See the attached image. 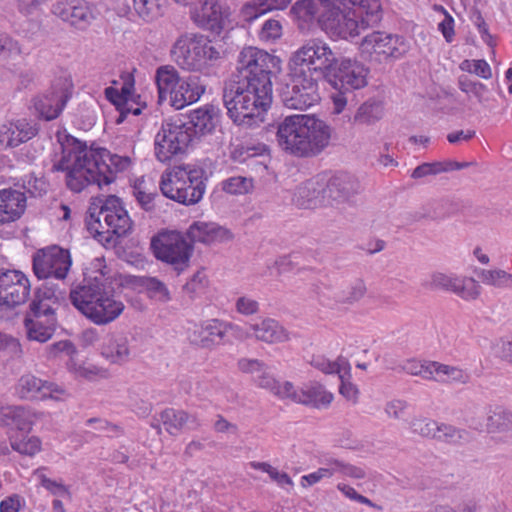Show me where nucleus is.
Wrapping results in <instances>:
<instances>
[{"instance_id": "1", "label": "nucleus", "mask_w": 512, "mask_h": 512, "mask_svg": "<svg viewBox=\"0 0 512 512\" xmlns=\"http://www.w3.org/2000/svg\"><path fill=\"white\" fill-rule=\"evenodd\" d=\"M278 56L253 46L238 54L232 81L223 90L229 118L239 126L253 127L264 121L273 100L272 76L281 71Z\"/></svg>"}, {"instance_id": "2", "label": "nucleus", "mask_w": 512, "mask_h": 512, "mask_svg": "<svg viewBox=\"0 0 512 512\" xmlns=\"http://www.w3.org/2000/svg\"><path fill=\"white\" fill-rule=\"evenodd\" d=\"M62 157L54 163L53 171L66 172V185L76 193L90 184L100 189L110 185L118 172L125 171L131 164L127 156L111 154L107 149L87 145L72 135H66L61 142Z\"/></svg>"}, {"instance_id": "3", "label": "nucleus", "mask_w": 512, "mask_h": 512, "mask_svg": "<svg viewBox=\"0 0 512 512\" xmlns=\"http://www.w3.org/2000/svg\"><path fill=\"white\" fill-rule=\"evenodd\" d=\"M331 127L314 115L285 117L276 126V140L286 153L295 157H314L328 145Z\"/></svg>"}, {"instance_id": "4", "label": "nucleus", "mask_w": 512, "mask_h": 512, "mask_svg": "<svg viewBox=\"0 0 512 512\" xmlns=\"http://www.w3.org/2000/svg\"><path fill=\"white\" fill-rule=\"evenodd\" d=\"M382 15L380 0H329L319 26L331 37L348 39L357 36L360 29L377 25Z\"/></svg>"}, {"instance_id": "5", "label": "nucleus", "mask_w": 512, "mask_h": 512, "mask_svg": "<svg viewBox=\"0 0 512 512\" xmlns=\"http://www.w3.org/2000/svg\"><path fill=\"white\" fill-rule=\"evenodd\" d=\"M89 233L104 246L114 247L119 238L130 233L132 220L115 195L96 197L85 218Z\"/></svg>"}, {"instance_id": "6", "label": "nucleus", "mask_w": 512, "mask_h": 512, "mask_svg": "<svg viewBox=\"0 0 512 512\" xmlns=\"http://www.w3.org/2000/svg\"><path fill=\"white\" fill-rule=\"evenodd\" d=\"M369 69L360 61L338 56L324 81L333 89V113L341 114L348 104L356 102L355 91L368 84Z\"/></svg>"}, {"instance_id": "7", "label": "nucleus", "mask_w": 512, "mask_h": 512, "mask_svg": "<svg viewBox=\"0 0 512 512\" xmlns=\"http://www.w3.org/2000/svg\"><path fill=\"white\" fill-rule=\"evenodd\" d=\"M208 180L207 171L197 166H174L162 175V196L189 206L203 198Z\"/></svg>"}, {"instance_id": "8", "label": "nucleus", "mask_w": 512, "mask_h": 512, "mask_svg": "<svg viewBox=\"0 0 512 512\" xmlns=\"http://www.w3.org/2000/svg\"><path fill=\"white\" fill-rule=\"evenodd\" d=\"M57 289L49 282L36 288L30 310L24 318L27 338L30 341L45 343L55 333L57 319L54 304L58 302Z\"/></svg>"}, {"instance_id": "9", "label": "nucleus", "mask_w": 512, "mask_h": 512, "mask_svg": "<svg viewBox=\"0 0 512 512\" xmlns=\"http://www.w3.org/2000/svg\"><path fill=\"white\" fill-rule=\"evenodd\" d=\"M171 55L183 69L203 71L221 58V52L208 36L198 33H186L177 39L171 49Z\"/></svg>"}, {"instance_id": "10", "label": "nucleus", "mask_w": 512, "mask_h": 512, "mask_svg": "<svg viewBox=\"0 0 512 512\" xmlns=\"http://www.w3.org/2000/svg\"><path fill=\"white\" fill-rule=\"evenodd\" d=\"M277 92L289 109L306 110L320 100L317 78L292 66H288L287 74L278 83Z\"/></svg>"}, {"instance_id": "11", "label": "nucleus", "mask_w": 512, "mask_h": 512, "mask_svg": "<svg viewBox=\"0 0 512 512\" xmlns=\"http://www.w3.org/2000/svg\"><path fill=\"white\" fill-rule=\"evenodd\" d=\"M206 86L197 76L181 77L171 65H162V104L181 110L197 102L205 93Z\"/></svg>"}, {"instance_id": "12", "label": "nucleus", "mask_w": 512, "mask_h": 512, "mask_svg": "<svg viewBox=\"0 0 512 512\" xmlns=\"http://www.w3.org/2000/svg\"><path fill=\"white\" fill-rule=\"evenodd\" d=\"M337 57V53L332 51L325 41L315 38L306 41L292 53L288 66L299 69L308 75H317L324 80Z\"/></svg>"}, {"instance_id": "13", "label": "nucleus", "mask_w": 512, "mask_h": 512, "mask_svg": "<svg viewBox=\"0 0 512 512\" xmlns=\"http://www.w3.org/2000/svg\"><path fill=\"white\" fill-rule=\"evenodd\" d=\"M410 49L405 37L383 31H374L366 35L360 44L364 59L381 64L390 59L403 57Z\"/></svg>"}, {"instance_id": "14", "label": "nucleus", "mask_w": 512, "mask_h": 512, "mask_svg": "<svg viewBox=\"0 0 512 512\" xmlns=\"http://www.w3.org/2000/svg\"><path fill=\"white\" fill-rule=\"evenodd\" d=\"M111 292H114L112 283L99 272L96 276L85 274L83 280L71 288L69 296L74 307L87 317L86 307L97 306L106 297L104 293Z\"/></svg>"}, {"instance_id": "15", "label": "nucleus", "mask_w": 512, "mask_h": 512, "mask_svg": "<svg viewBox=\"0 0 512 512\" xmlns=\"http://www.w3.org/2000/svg\"><path fill=\"white\" fill-rule=\"evenodd\" d=\"M71 264L69 251L56 246L38 251L33 257V271L38 279L62 280L67 276Z\"/></svg>"}, {"instance_id": "16", "label": "nucleus", "mask_w": 512, "mask_h": 512, "mask_svg": "<svg viewBox=\"0 0 512 512\" xmlns=\"http://www.w3.org/2000/svg\"><path fill=\"white\" fill-rule=\"evenodd\" d=\"M31 283L20 270L0 268V306L14 308L26 302Z\"/></svg>"}, {"instance_id": "17", "label": "nucleus", "mask_w": 512, "mask_h": 512, "mask_svg": "<svg viewBox=\"0 0 512 512\" xmlns=\"http://www.w3.org/2000/svg\"><path fill=\"white\" fill-rule=\"evenodd\" d=\"M231 324L213 318L190 323L187 328L189 342L202 349H214L225 342V337Z\"/></svg>"}, {"instance_id": "18", "label": "nucleus", "mask_w": 512, "mask_h": 512, "mask_svg": "<svg viewBox=\"0 0 512 512\" xmlns=\"http://www.w3.org/2000/svg\"><path fill=\"white\" fill-rule=\"evenodd\" d=\"M196 140L187 121L182 115L170 116L162 121V150L171 155L184 153Z\"/></svg>"}, {"instance_id": "19", "label": "nucleus", "mask_w": 512, "mask_h": 512, "mask_svg": "<svg viewBox=\"0 0 512 512\" xmlns=\"http://www.w3.org/2000/svg\"><path fill=\"white\" fill-rule=\"evenodd\" d=\"M70 97V84L66 79L59 78L46 93L35 99L34 106L42 119L51 121L61 114Z\"/></svg>"}, {"instance_id": "20", "label": "nucleus", "mask_w": 512, "mask_h": 512, "mask_svg": "<svg viewBox=\"0 0 512 512\" xmlns=\"http://www.w3.org/2000/svg\"><path fill=\"white\" fill-rule=\"evenodd\" d=\"M238 367L242 372L251 374L258 387L268 390L279 399H288L292 392L291 382L280 383L270 373L267 365L257 359L242 358L238 361Z\"/></svg>"}, {"instance_id": "21", "label": "nucleus", "mask_w": 512, "mask_h": 512, "mask_svg": "<svg viewBox=\"0 0 512 512\" xmlns=\"http://www.w3.org/2000/svg\"><path fill=\"white\" fill-rule=\"evenodd\" d=\"M192 252L193 245L182 233L162 229V262L172 265L179 274L188 267Z\"/></svg>"}, {"instance_id": "22", "label": "nucleus", "mask_w": 512, "mask_h": 512, "mask_svg": "<svg viewBox=\"0 0 512 512\" xmlns=\"http://www.w3.org/2000/svg\"><path fill=\"white\" fill-rule=\"evenodd\" d=\"M51 13L77 30H86L95 19L94 11L86 0H64L54 3Z\"/></svg>"}, {"instance_id": "23", "label": "nucleus", "mask_w": 512, "mask_h": 512, "mask_svg": "<svg viewBox=\"0 0 512 512\" xmlns=\"http://www.w3.org/2000/svg\"><path fill=\"white\" fill-rule=\"evenodd\" d=\"M327 204L350 203L361 192L359 180L347 172H338L325 183Z\"/></svg>"}, {"instance_id": "24", "label": "nucleus", "mask_w": 512, "mask_h": 512, "mask_svg": "<svg viewBox=\"0 0 512 512\" xmlns=\"http://www.w3.org/2000/svg\"><path fill=\"white\" fill-rule=\"evenodd\" d=\"M188 125L197 140L211 135L220 124L221 112L214 105L206 104L202 107L190 111L188 115Z\"/></svg>"}, {"instance_id": "25", "label": "nucleus", "mask_w": 512, "mask_h": 512, "mask_svg": "<svg viewBox=\"0 0 512 512\" xmlns=\"http://www.w3.org/2000/svg\"><path fill=\"white\" fill-rule=\"evenodd\" d=\"M17 393L23 399H56L57 394H63L65 391L58 385L43 381L32 374L21 376L17 384Z\"/></svg>"}, {"instance_id": "26", "label": "nucleus", "mask_w": 512, "mask_h": 512, "mask_svg": "<svg viewBox=\"0 0 512 512\" xmlns=\"http://www.w3.org/2000/svg\"><path fill=\"white\" fill-rule=\"evenodd\" d=\"M36 124L27 119H18L0 126V145L4 148H15L38 134Z\"/></svg>"}, {"instance_id": "27", "label": "nucleus", "mask_w": 512, "mask_h": 512, "mask_svg": "<svg viewBox=\"0 0 512 512\" xmlns=\"http://www.w3.org/2000/svg\"><path fill=\"white\" fill-rule=\"evenodd\" d=\"M27 208V197L13 188L0 190V225L19 220Z\"/></svg>"}, {"instance_id": "28", "label": "nucleus", "mask_w": 512, "mask_h": 512, "mask_svg": "<svg viewBox=\"0 0 512 512\" xmlns=\"http://www.w3.org/2000/svg\"><path fill=\"white\" fill-rule=\"evenodd\" d=\"M106 297L97 306H87V318L96 325H106L115 321L124 311L125 305L116 295L115 291Z\"/></svg>"}, {"instance_id": "29", "label": "nucleus", "mask_w": 512, "mask_h": 512, "mask_svg": "<svg viewBox=\"0 0 512 512\" xmlns=\"http://www.w3.org/2000/svg\"><path fill=\"white\" fill-rule=\"evenodd\" d=\"M190 243L195 242L210 245L216 242H225L233 238L230 230L213 222H193L186 232Z\"/></svg>"}, {"instance_id": "30", "label": "nucleus", "mask_w": 512, "mask_h": 512, "mask_svg": "<svg viewBox=\"0 0 512 512\" xmlns=\"http://www.w3.org/2000/svg\"><path fill=\"white\" fill-rule=\"evenodd\" d=\"M288 399L312 408L323 409L331 404L333 394L319 383L305 385L300 390H296L292 384V392L289 393Z\"/></svg>"}, {"instance_id": "31", "label": "nucleus", "mask_w": 512, "mask_h": 512, "mask_svg": "<svg viewBox=\"0 0 512 512\" xmlns=\"http://www.w3.org/2000/svg\"><path fill=\"white\" fill-rule=\"evenodd\" d=\"M329 7V0H297L290 9V14L297 22L301 31L308 30L316 20L319 24L320 15Z\"/></svg>"}, {"instance_id": "32", "label": "nucleus", "mask_w": 512, "mask_h": 512, "mask_svg": "<svg viewBox=\"0 0 512 512\" xmlns=\"http://www.w3.org/2000/svg\"><path fill=\"white\" fill-rule=\"evenodd\" d=\"M191 19L199 28L209 30L217 35L224 28V16L221 6L217 2L204 1L199 8L191 11Z\"/></svg>"}, {"instance_id": "33", "label": "nucleus", "mask_w": 512, "mask_h": 512, "mask_svg": "<svg viewBox=\"0 0 512 512\" xmlns=\"http://www.w3.org/2000/svg\"><path fill=\"white\" fill-rule=\"evenodd\" d=\"M295 202L298 206L305 209L327 204L325 182L317 179L305 181L297 187Z\"/></svg>"}, {"instance_id": "34", "label": "nucleus", "mask_w": 512, "mask_h": 512, "mask_svg": "<svg viewBox=\"0 0 512 512\" xmlns=\"http://www.w3.org/2000/svg\"><path fill=\"white\" fill-rule=\"evenodd\" d=\"M292 0H251L242 5L239 10V18L252 23L262 15L275 10H285Z\"/></svg>"}, {"instance_id": "35", "label": "nucleus", "mask_w": 512, "mask_h": 512, "mask_svg": "<svg viewBox=\"0 0 512 512\" xmlns=\"http://www.w3.org/2000/svg\"><path fill=\"white\" fill-rule=\"evenodd\" d=\"M101 355L112 364L127 362L130 355L127 337L123 334L108 335L101 346Z\"/></svg>"}, {"instance_id": "36", "label": "nucleus", "mask_w": 512, "mask_h": 512, "mask_svg": "<svg viewBox=\"0 0 512 512\" xmlns=\"http://www.w3.org/2000/svg\"><path fill=\"white\" fill-rule=\"evenodd\" d=\"M250 329L258 340L267 343L282 342L287 339L285 329L276 320L271 318L251 325Z\"/></svg>"}, {"instance_id": "37", "label": "nucleus", "mask_w": 512, "mask_h": 512, "mask_svg": "<svg viewBox=\"0 0 512 512\" xmlns=\"http://www.w3.org/2000/svg\"><path fill=\"white\" fill-rule=\"evenodd\" d=\"M433 367L432 380L438 382H452L458 384H466L470 381V374L456 366H450L439 362H431Z\"/></svg>"}, {"instance_id": "38", "label": "nucleus", "mask_w": 512, "mask_h": 512, "mask_svg": "<svg viewBox=\"0 0 512 512\" xmlns=\"http://www.w3.org/2000/svg\"><path fill=\"white\" fill-rule=\"evenodd\" d=\"M0 413L10 419L20 433L28 432L34 423L35 414L24 406H9L2 409Z\"/></svg>"}, {"instance_id": "39", "label": "nucleus", "mask_w": 512, "mask_h": 512, "mask_svg": "<svg viewBox=\"0 0 512 512\" xmlns=\"http://www.w3.org/2000/svg\"><path fill=\"white\" fill-rule=\"evenodd\" d=\"M455 213L454 205L447 200L435 201L427 207H424L420 211H416L414 214V220L420 221L422 219L429 220H443L450 217Z\"/></svg>"}, {"instance_id": "40", "label": "nucleus", "mask_w": 512, "mask_h": 512, "mask_svg": "<svg viewBox=\"0 0 512 512\" xmlns=\"http://www.w3.org/2000/svg\"><path fill=\"white\" fill-rule=\"evenodd\" d=\"M383 106L381 101L368 99L356 111L353 118H349L355 124H372L381 119Z\"/></svg>"}, {"instance_id": "41", "label": "nucleus", "mask_w": 512, "mask_h": 512, "mask_svg": "<svg viewBox=\"0 0 512 512\" xmlns=\"http://www.w3.org/2000/svg\"><path fill=\"white\" fill-rule=\"evenodd\" d=\"M489 432L512 431V412L502 406L490 408L487 417Z\"/></svg>"}, {"instance_id": "42", "label": "nucleus", "mask_w": 512, "mask_h": 512, "mask_svg": "<svg viewBox=\"0 0 512 512\" xmlns=\"http://www.w3.org/2000/svg\"><path fill=\"white\" fill-rule=\"evenodd\" d=\"M367 291L363 280L357 279L346 289L339 290L334 294V300L338 304L352 305L358 302Z\"/></svg>"}, {"instance_id": "43", "label": "nucleus", "mask_w": 512, "mask_h": 512, "mask_svg": "<svg viewBox=\"0 0 512 512\" xmlns=\"http://www.w3.org/2000/svg\"><path fill=\"white\" fill-rule=\"evenodd\" d=\"M10 444L13 450L23 455L33 456L41 449V441L37 437H24L22 433L12 434Z\"/></svg>"}, {"instance_id": "44", "label": "nucleus", "mask_w": 512, "mask_h": 512, "mask_svg": "<svg viewBox=\"0 0 512 512\" xmlns=\"http://www.w3.org/2000/svg\"><path fill=\"white\" fill-rule=\"evenodd\" d=\"M188 415L182 410L165 409L162 411V424L170 435H176L186 424Z\"/></svg>"}, {"instance_id": "45", "label": "nucleus", "mask_w": 512, "mask_h": 512, "mask_svg": "<svg viewBox=\"0 0 512 512\" xmlns=\"http://www.w3.org/2000/svg\"><path fill=\"white\" fill-rule=\"evenodd\" d=\"M483 283L496 287L512 288V274L501 269L481 270L478 274Z\"/></svg>"}, {"instance_id": "46", "label": "nucleus", "mask_w": 512, "mask_h": 512, "mask_svg": "<svg viewBox=\"0 0 512 512\" xmlns=\"http://www.w3.org/2000/svg\"><path fill=\"white\" fill-rule=\"evenodd\" d=\"M105 97L110 101L119 112V116L116 119V124H121L125 121L128 114H130L129 103L119 93V90L114 87H107L104 91Z\"/></svg>"}, {"instance_id": "47", "label": "nucleus", "mask_w": 512, "mask_h": 512, "mask_svg": "<svg viewBox=\"0 0 512 512\" xmlns=\"http://www.w3.org/2000/svg\"><path fill=\"white\" fill-rule=\"evenodd\" d=\"M265 145H243L239 144L234 146L231 151V158L239 163H244L256 156H262L266 151Z\"/></svg>"}, {"instance_id": "48", "label": "nucleus", "mask_w": 512, "mask_h": 512, "mask_svg": "<svg viewBox=\"0 0 512 512\" xmlns=\"http://www.w3.org/2000/svg\"><path fill=\"white\" fill-rule=\"evenodd\" d=\"M432 361H424L420 362L414 359L407 360L402 366V371L414 375L421 376L426 380H432L433 376V367L431 366Z\"/></svg>"}, {"instance_id": "49", "label": "nucleus", "mask_w": 512, "mask_h": 512, "mask_svg": "<svg viewBox=\"0 0 512 512\" xmlns=\"http://www.w3.org/2000/svg\"><path fill=\"white\" fill-rule=\"evenodd\" d=\"M457 288H454L453 293L457 294L465 300L476 299L480 294V285L473 278H459L457 279Z\"/></svg>"}, {"instance_id": "50", "label": "nucleus", "mask_w": 512, "mask_h": 512, "mask_svg": "<svg viewBox=\"0 0 512 512\" xmlns=\"http://www.w3.org/2000/svg\"><path fill=\"white\" fill-rule=\"evenodd\" d=\"M458 277L447 275L441 272H434L430 277V281L426 283V287L431 290H444L453 292L457 284Z\"/></svg>"}, {"instance_id": "51", "label": "nucleus", "mask_w": 512, "mask_h": 512, "mask_svg": "<svg viewBox=\"0 0 512 512\" xmlns=\"http://www.w3.org/2000/svg\"><path fill=\"white\" fill-rule=\"evenodd\" d=\"M0 353H5L11 359L21 358L23 355L22 345L17 338L0 332Z\"/></svg>"}, {"instance_id": "52", "label": "nucleus", "mask_w": 512, "mask_h": 512, "mask_svg": "<svg viewBox=\"0 0 512 512\" xmlns=\"http://www.w3.org/2000/svg\"><path fill=\"white\" fill-rule=\"evenodd\" d=\"M252 188V179L235 176L222 182V189L229 194H245Z\"/></svg>"}, {"instance_id": "53", "label": "nucleus", "mask_w": 512, "mask_h": 512, "mask_svg": "<svg viewBox=\"0 0 512 512\" xmlns=\"http://www.w3.org/2000/svg\"><path fill=\"white\" fill-rule=\"evenodd\" d=\"M130 283L138 288L140 292H146L150 298L160 292V280L156 277L133 276Z\"/></svg>"}, {"instance_id": "54", "label": "nucleus", "mask_w": 512, "mask_h": 512, "mask_svg": "<svg viewBox=\"0 0 512 512\" xmlns=\"http://www.w3.org/2000/svg\"><path fill=\"white\" fill-rule=\"evenodd\" d=\"M460 69L468 73H473L483 79H490L492 77L491 67L484 59H466L460 64Z\"/></svg>"}, {"instance_id": "55", "label": "nucleus", "mask_w": 512, "mask_h": 512, "mask_svg": "<svg viewBox=\"0 0 512 512\" xmlns=\"http://www.w3.org/2000/svg\"><path fill=\"white\" fill-rule=\"evenodd\" d=\"M327 465L333 466L334 473L338 472L345 476L355 479H363L366 477L365 471L361 467H357L338 459H329Z\"/></svg>"}, {"instance_id": "56", "label": "nucleus", "mask_w": 512, "mask_h": 512, "mask_svg": "<svg viewBox=\"0 0 512 512\" xmlns=\"http://www.w3.org/2000/svg\"><path fill=\"white\" fill-rule=\"evenodd\" d=\"M438 422L431 419H414L410 427L413 433L418 434L422 437L436 439Z\"/></svg>"}, {"instance_id": "57", "label": "nucleus", "mask_w": 512, "mask_h": 512, "mask_svg": "<svg viewBox=\"0 0 512 512\" xmlns=\"http://www.w3.org/2000/svg\"><path fill=\"white\" fill-rule=\"evenodd\" d=\"M458 87L464 93H472L480 103L482 102L483 94L486 91L485 84L473 81L467 75H461L458 78Z\"/></svg>"}, {"instance_id": "58", "label": "nucleus", "mask_w": 512, "mask_h": 512, "mask_svg": "<svg viewBox=\"0 0 512 512\" xmlns=\"http://www.w3.org/2000/svg\"><path fill=\"white\" fill-rule=\"evenodd\" d=\"M208 280L203 271H197L192 278L185 284L184 290L194 298L204 292L207 287Z\"/></svg>"}, {"instance_id": "59", "label": "nucleus", "mask_w": 512, "mask_h": 512, "mask_svg": "<svg viewBox=\"0 0 512 512\" xmlns=\"http://www.w3.org/2000/svg\"><path fill=\"white\" fill-rule=\"evenodd\" d=\"M444 170L443 162L422 163L413 170L411 177L414 179H420L426 176L440 174L444 172Z\"/></svg>"}, {"instance_id": "60", "label": "nucleus", "mask_w": 512, "mask_h": 512, "mask_svg": "<svg viewBox=\"0 0 512 512\" xmlns=\"http://www.w3.org/2000/svg\"><path fill=\"white\" fill-rule=\"evenodd\" d=\"M136 12L143 18H151L160 9V0H133Z\"/></svg>"}, {"instance_id": "61", "label": "nucleus", "mask_w": 512, "mask_h": 512, "mask_svg": "<svg viewBox=\"0 0 512 512\" xmlns=\"http://www.w3.org/2000/svg\"><path fill=\"white\" fill-rule=\"evenodd\" d=\"M22 53L21 47L15 39L6 33H0V55L14 56Z\"/></svg>"}, {"instance_id": "62", "label": "nucleus", "mask_w": 512, "mask_h": 512, "mask_svg": "<svg viewBox=\"0 0 512 512\" xmlns=\"http://www.w3.org/2000/svg\"><path fill=\"white\" fill-rule=\"evenodd\" d=\"M133 194L158 195V187L151 177L143 176L135 182L133 186Z\"/></svg>"}, {"instance_id": "63", "label": "nucleus", "mask_w": 512, "mask_h": 512, "mask_svg": "<svg viewBox=\"0 0 512 512\" xmlns=\"http://www.w3.org/2000/svg\"><path fill=\"white\" fill-rule=\"evenodd\" d=\"M282 35V25L276 19L266 20L261 28L260 37L265 40L278 39Z\"/></svg>"}, {"instance_id": "64", "label": "nucleus", "mask_w": 512, "mask_h": 512, "mask_svg": "<svg viewBox=\"0 0 512 512\" xmlns=\"http://www.w3.org/2000/svg\"><path fill=\"white\" fill-rule=\"evenodd\" d=\"M311 365L325 374L340 373V364L338 362H331L323 356H314L311 360Z\"/></svg>"}]
</instances>
